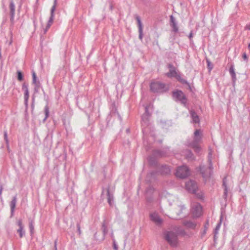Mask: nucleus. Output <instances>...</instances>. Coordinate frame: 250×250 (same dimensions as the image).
<instances>
[{
  "label": "nucleus",
  "mask_w": 250,
  "mask_h": 250,
  "mask_svg": "<svg viewBox=\"0 0 250 250\" xmlns=\"http://www.w3.org/2000/svg\"><path fill=\"white\" fill-rule=\"evenodd\" d=\"M186 188L189 192L196 194L199 198L202 199L203 198V195L202 193H196L197 189V186L195 181L193 180H190L187 182L186 183Z\"/></svg>",
  "instance_id": "423d86ee"
},
{
  "label": "nucleus",
  "mask_w": 250,
  "mask_h": 250,
  "mask_svg": "<svg viewBox=\"0 0 250 250\" xmlns=\"http://www.w3.org/2000/svg\"><path fill=\"white\" fill-rule=\"evenodd\" d=\"M183 155L188 161H192L194 159L193 154L190 150H186L183 152Z\"/></svg>",
  "instance_id": "f3484780"
},
{
  "label": "nucleus",
  "mask_w": 250,
  "mask_h": 250,
  "mask_svg": "<svg viewBox=\"0 0 250 250\" xmlns=\"http://www.w3.org/2000/svg\"><path fill=\"white\" fill-rule=\"evenodd\" d=\"M57 5V0H54V4L52 6L51 11H50V18L48 21L46 27L45 29H44V33H46L48 29L49 28L51 24H52L53 22L54 17V11L56 9V6Z\"/></svg>",
  "instance_id": "1a4fd4ad"
},
{
  "label": "nucleus",
  "mask_w": 250,
  "mask_h": 250,
  "mask_svg": "<svg viewBox=\"0 0 250 250\" xmlns=\"http://www.w3.org/2000/svg\"><path fill=\"white\" fill-rule=\"evenodd\" d=\"M166 198L169 202L170 206L172 205V202H173L174 205L176 202V201L178 200L177 198L175 196L169 193L166 195Z\"/></svg>",
  "instance_id": "2eb2a0df"
},
{
  "label": "nucleus",
  "mask_w": 250,
  "mask_h": 250,
  "mask_svg": "<svg viewBox=\"0 0 250 250\" xmlns=\"http://www.w3.org/2000/svg\"><path fill=\"white\" fill-rule=\"evenodd\" d=\"M44 113H45V118L43 119V122H45V121L46 120V119L49 116V107L47 105H46L44 107Z\"/></svg>",
  "instance_id": "a878e982"
},
{
  "label": "nucleus",
  "mask_w": 250,
  "mask_h": 250,
  "mask_svg": "<svg viewBox=\"0 0 250 250\" xmlns=\"http://www.w3.org/2000/svg\"><path fill=\"white\" fill-rule=\"evenodd\" d=\"M150 89L153 92H163L166 91L167 88L165 84L160 82H153L150 84Z\"/></svg>",
  "instance_id": "0eeeda50"
},
{
  "label": "nucleus",
  "mask_w": 250,
  "mask_h": 250,
  "mask_svg": "<svg viewBox=\"0 0 250 250\" xmlns=\"http://www.w3.org/2000/svg\"><path fill=\"white\" fill-rule=\"evenodd\" d=\"M16 202L17 198L16 196H14L10 203L11 212L12 215H13V214L14 209L16 207Z\"/></svg>",
  "instance_id": "412c9836"
},
{
  "label": "nucleus",
  "mask_w": 250,
  "mask_h": 250,
  "mask_svg": "<svg viewBox=\"0 0 250 250\" xmlns=\"http://www.w3.org/2000/svg\"><path fill=\"white\" fill-rule=\"evenodd\" d=\"M114 249H115L116 250H117V249H118L117 246V245L115 244V241H114Z\"/></svg>",
  "instance_id": "49530a36"
},
{
  "label": "nucleus",
  "mask_w": 250,
  "mask_h": 250,
  "mask_svg": "<svg viewBox=\"0 0 250 250\" xmlns=\"http://www.w3.org/2000/svg\"><path fill=\"white\" fill-rule=\"evenodd\" d=\"M136 19V20H137V22H138V25L139 29H143V26H142V22H141V21L140 17H138V16H137Z\"/></svg>",
  "instance_id": "c85d7f7f"
},
{
  "label": "nucleus",
  "mask_w": 250,
  "mask_h": 250,
  "mask_svg": "<svg viewBox=\"0 0 250 250\" xmlns=\"http://www.w3.org/2000/svg\"><path fill=\"white\" fill-rule=\"evenodd\" d=\"M77 227L78 231L79 232V234L81 235V230L80 225L79 224H78L77 225Z\"/></svg>",
  "instance_id": "ea45409f"
},
{
  "label": "nucleus",
  "mask_w": 250,
  "mask_h": 250,
  "mask_svg": "<svg viewBox=\"0 0 250 250\" xmlns=\"http://www.w3.org/2000/svg\"><path fill=\"white\" fill-rule=\"evenodd\" d=\"M22 89L24 91V92H27V91H29L28 88V85L25 83H24L22 84Z\"/></svg>",
  "instance_id": "473e14b6"
},
{
  "label": "nucleus",
  "mask_w": 250,
  "mask_h": 250,
  "mask_svg": "<svg viewBox=\"0 0 250 250\" xmlns=\"http://www.w3.org/2000/svg\"><path fill=\"white\" fill-rule=\"evenodd\" d=\"M103 231L104 235H105L107 233V229L104 224L102 225Z\"/></svg>",
  "instance_id": "2f4dec72"
},
{
  "label": "nucleus",
  "mask_w": 250,
  "mask_h": 250,
  "mask_svg": "<svg viewBox=\"0 0 250 250\" xmlns=\"http://www.w3.org/2000/svg\"><path fill=\"white\" fill-rule=\"evenodd\" d=\"M17 223L19 227V228H23V226L22 225V220L19 219L17 221Z\"/></svg>",
  "instance_id": "72a5a7b5"
},
{
  "label": "nucleus",
  "mask_w": 250,
  "mask_h": 250,
  "mask_svg": "<svg viewBox=\"0 0 250 250\" xmlns=\"http://www.w3.org/2000/svg\"><path fill=\"white\" fill-rule=\"evenodd\" d=\"M150 219L156 225L160 226L163 222V219L160 217L158 213L153 212L150 214Z\"/></svg>",
  "instance_id": "f8f14e48"
},
{
  "label": "nucleus",
  "mask_w": 250,
  "mask_h": 250,
  "mask_svg": "<svg viewBox=\"0 0 250 250\" xmlns=\"http://www.w3.org/2000/svg\"><path fill=\"white\" fill-rule=\"evenodd\" d=\"M167 67L169 69V72L166 74V75L169 78L174 77L177 80L180 81L182 83H188V82L185 80L181 78L180 75L178 74L175 67L171 63L167 64Z\"/></svg>",
  "instance_id": "7ed1b4c3"
},
{
  "label": "nucleus",
  "mask_w": 250,
  "mask_h": 250,
  "mask_svg": "<svg viewBox=\"0 0 250 250\" xmlns=\"http://www.w3.org/2000/svg\"><path fill=\"white\" fill-rule=\"evenodd\" d=\"M139 38L140 40H142L143 39V29H139Z\"/></svg>",
  "instance_id": "f704fd0d"
},
{
  "label": "nucleus",
  "mask_w": 250,
  "mask_h": 250,
  "mask_svg": "<svg viewBox=\"0 0 250 250\" xmlns=\"http://www.w3.org/2000/svg\"><path fill=\"white\" fill-rule=\"evenodd\" d=\"M192 37H193V32H192V31H191L190 34H189L188 38L190 39V40H191Z\"/></svg>",
  "instance_id": "79ce46f5"
},
{
  "label": "nucleus",
  "mask_w": 250,
  "mask_h": 250,
  "mask_svg": "<svg viewBox=\"0 0 250 250\" xmlns=\"http://www.w3.org/2000/svg\"><path fill=\"white\" fill-rule=\"evenodd\" d=\"M149 161L151 165H153V164H154L155 163V162H154V161H153V160H152V157H150V158H149Z\"/></svg>",
  "instance_id": "37998d69"
},
{
  "label": "nucleus",
  "mask_w": 250,
  "mask_h": 250,
  "mask_svg": "<svg viewBox=\"0 0 250 250\" xmlns=\"http://www.w3.org/2000/svg\"><path fill=\"white\" fill-rule=\"evenodd\" d=\"M23 229V228H19V229L17 230V232L19 233L20 237L21 238L25 234V232Z\"/></svg>",
  "instance_id": "c756f323"
},
{
  "label": "nucleus",
  "mask_w": 250,
  "mask_h": 250,
  "mask_svg": "<svg viewBox=\"0 0 250 250\" xmlns=\"http://www.w3.org/2000/svg\"><path fill=\"white\" fill-rule=\"evenodd\" d=\"M202 212V208L201 206L198 203H195L192 207V213L195 217L200 216Z\"/></svg>",
  "instance_id": "9b49d317"
},
{
  "label": "nucleus",
  "mask_w": 250,
  "mask_h": 250,
  "mask_svg": "<svg viewBox=\"0 0 250 250\" xmlns=\"http://www.w3.org/2000/svg\"><path fill=\"white\" fill-rule=\"evenodd\" d=\"M54 249L57 250V241L56 240L54 242Z\"/></svg>",
  "instance_id": "de8ad7c7"
},
{
  "label": "nucleus",
  "mask_w": 250,
  "mask_h": 250,
  "mask_svg": "<svg viewBox=\"0 0 250 250\" xmlns=\"http://www.w3.org/2000/svg\"><path fill=\"white\" fill-rule=\"evenodd\" d=\"M183 225L188 229H195L196 226V224L190 221H184Z\"/></svg>",
  "instance_id": "dca6fc26"
},
{
  "label": "nucleus",
  "mask_w": 250,
  "mask_h": 250,
  "mask_svg": "<svg viewBox=\"0 0 250 250\" xmlns=\"http://www.w3.org/2000/svg\"><path fill=\"white\" fill-rule=\"evenodd\" d=\"M2 189H3L2 186H1L0 187V197H1Z\"/></svg>",
  "instance_id": "c03bdc74"
},
{
  "label": "nucleus",
  "mask_w": 250,
  "mask_h": 250,
  "mask_svg": "<svg viewBox=\"0 0 250 250\" xmlns=\"http://www.w3.org/2000/svg\"><path fill=\"white\" fill-rule=\"evenodd\" d=\"M227 178L225 177L223 180V186L224 187V197L226 198L228 194V188L226 184Z\"/></svg>",
  "instance_id": "5701e85b"
},
{
  "label": "nucleus",
  "mask_w": 250,
  "mask_h": 250,
  "mask_svg": "<svg viewBox=\"0 0 250 250\" xmlns=\"http://www.w3.org/2000/svg\"><path fill=\"white\" fill-rule=\"evenodd\" d=\"M248 48L250 50V43H249V44L248 45Z\"/></svg>",
  "instance_id": "8fccbe9b"
},
{
  "label": "nucleus",
  "mask_w": 250,
  "mask_h": 250,
  "mask_svg": "<svg viewBox=\"0 0 250 250\" xmlns=\"http://www.w3.org/2000/svg\"><path fill=\"white\" fill-rule=\"evenodd\" d=\"M207 62H208V67L210 70H211L212 68V66H211V62H209L208 61H207Z\"/></svg>",
  "instance_id": "a19ab883"
},
{
  "label": "nucleus",
  "mask_w": 250,
  "mask_h": 250,
  "mask_svg": "<svg viewBox=\"0 0 250 250\" xmlns=\"http://www.w3.org/2000/svg\"><path fill=\"white\" fill-rule=\"evenodd\" d=\"M246 28L250 30V24L247 25L246 27Z\"/></svg>",
  "instance_id": "09e8293b"
},
{
  "label": "nucleus",
  "mask_w": 250,
  "mask_h": 250,
  "mask_svg": "<svg viewBox=\"0 0 250 250\" xmlns=\"http://www.w3.org/2000/svg\"><path fill=\"white\" fill-rule=\"evenodd\" d=\"M190 113L192 119V122L195 123H199L200 122V119L197 113L194 110H191Z\"/></svg>",
  "instance_id": "a211bd4d"
},
{
  "label": "nucleus",
  "mask_w": 250,
  "mask_h": 250,
  "mask_svg": "<svg viewBox=\"0 0 250 250\" xmlns=\"http://www.w3.org/2000/svg\"><path fill=\"white\" fill-rule=\"evenodd\" d=\"M202 134L200 129H196L194 133L193 140L188 143V146L194 149L195 152L199 153L201 150L199 143L201 142Z\"/></svg>",
  "instance_id": "f257e3e1"
},
{
  "label": "nucleus",
  "mask_w": 250,
  "mask_h": 250,
  "mask_svg": "<svg viewBox=\"0 0 250 250\" xmlns=\"http://www.w3.org/2000/svg\"><path fill=\"white\" fill-rule=\"evenodd\" d=\"M10 21L12 24L14 23V16L15 11V5L13 0H10L9 4Z\"/></svg>",
  "instance_id": "ddd939ff"
},
{
  "label": "nucleus",
  "mask_w": 250,
  "mask_h": 250,
  "mask_svg": "<svg viewBox=\"0 0 250 250\" xmlns=\"http://www.w3.org/2000/svg\"><path fill=\"white\" fill-rule=\"evenodd\" d=\"M170 20L171 24L176 22L175 18H174V17L172 15H171L170 16Z\"/></svg>",
  "instance_id": "e433bc0d"
},
{
  "label": "nucleus",
  "mask_w": 250,
  "mask_h": 250,
  "mask_svg": "<svg viewBox=\"0 0 250 250\" xmlns=\"http://www.w3.org/2000/svg\"><path fill=\"white\" fill-rule=\"evenodd\" d=\"M184 209V207L182 205L179 201L177 200L176 202L174 204L173 207L169 209L170 211L169 217L173 219H177L178 216L182 214Z\"/></svg>",
  "instance_id": "f03ea898"
},
{
  "label": "nucleus",
  "mask_w": 250,
  "mask_h": 250,
  "mask_svg": "<svg viewBox=\"0 0 250 250\" xmlns=\"http://www.w3.org/2000/svg\"><path fill=\"white\" fill-rule=\"evenodd\" d=\"M4 140H5L6 144H8L7 133L6 131H4Z\"/></svg>",
  "instance_id": "4c0bfd02"
},
{
  "label": "nucleus",
  "mask_w": 250,
  "mask_h": 250,
  "mask_svg": "<svg viewBox=\"0 0 250 250\" xmlns=\"http://www.w3.org/2000/svg\"><path fill=\"white\" fill-rule=\"evenodd\" d=\"M173 97L175 100L180 101L181 103L183 104H185L186 103L187 101L185 96L183 92L181 90L173 92Z\"/></svg>",
  "instance_id": "9d476101"
},
{
  "label": "nucleus",
  "mask_w": 250,
  "mask_h": 250,
  "mask_svg": "<svg viewBox=\"0 0 250 250\" xmlns=\"http://www.w3.org/2000/svg\"><path fill=\"white\" fill-rule=\"evenodd\" d=\"M29 228H30L31 232L32 233L33 231V230H34V226H33V221H31L30 223Z\"/></svg>",
  "instance_id": "c9c22d12"
},
{
  "label": "nucleus",
  "mask_w": 250,
  "mask_h": 250,
  "mask_svg": "<svg viewBox=\"0 0 250 250\" xmlns=\"http://www.w3.org/2000/svg\"><path fill=\"white\" fill-rule=\"evenodd\" d=\"M29 97V91H27V92H24V98L25 104L26 105L27 104Z\"/></svg>",
  "instance_id": "cd10ccee"
},
{
  "label": "nucleus",
  "mask_w": 250,
  "mask_h": 250,
  "mask_svg": "<svg viewBox=\"0 0 250 250\" xmlns=\"http://www.w3.org/2000/svg\"><path fill=\"white\" fill-rule=\"evenodd\" d=\"M165 238L167 242L172 247H175L178 245L177 235L173 231H167L165 233Z\"/></svg>",
  "instance_id": "20e7f679"
},
{
  "label": "nucleus",
  "mask_w": 250,
  "mask_h": 250,
  "mask_svg": "<svg viewBox=\"0 0 250 250\" xmlns=\"http://www.w3.org/2000/svg\"><path fill=\"white\" fill-rule=\"evenodd\" d=\"M242 57L243 58V59L246 61V62H248V56L246 54V53H244L243 54V56H242Z\"/></svg>",
  "instance_id": "58836bf2"
},
{
  "label": "nucleus",
  "mask_w": 250,
  "mask_h": 250,
  "mask_svg": "<svg viewBox=\"0 0 250 250\" xmlns=\"http://www.w3.org/2000/svg\"><path fill=\"white\" fill-rule=\"evenodd\" d=\"M221 221H222V217L220 218V222L219 223H218V224L216 226L215 229H214V238L216 237V236L218 234V230H219V229L220 228V226H221Z\"/></svg>",
  "instance_id": "393cba45"
},
{
  "label": "nucleus",
  "mask_w": 250,
  "mask_h": 250,
  "mask_svg": "<svg viewBox=\"0 0 250 250\" xmlns=\"http://www.w3.org/2000/svg\"><path fill=\"white\" fill-rule=\"evenodd\" d=\"M229 72L230 74L232 77V80L233 82H235L236 80V74L234 71V68L233 65H231L230 67L229 68Z\"/></svg>",
  "instance_id": "4be33fe9"
},
{
  "label": "nucleus",
  "mask_w": 250,
  "mask_h": 250,
  "mask_svg": "<svg viewBox=\"0 0 250 250\" xmlns=\"http://www.w3.org/2000/svg\"><path fill=\"white\" fill-rule=\"evenodd\" d=\"M107 201L110 206H112L113 204V196L112 194H111L109 192V188L107 190Z\"/></svg>",
  "instance_id": "b1692460"
},
{
  "label": "nucleus",
  "mask_w": 250,
  "mask_h": 250,
  "mask_svg": "<svg viewBox=\"0 0 250 250\" xmlns=\"http://www.w3.org/2000/svg\"><path fill=\"white\" fill-rule=\"evenodd\" d=\"M18 74V80L20 81H21L23 80V75L22 73L20 71H17Z\"/></svg>",
  "instance_id": "7c9ffc66"
},
{
  "label": "nucleus",
  "mask_w": 250,
  "mask_h": 250,
  "mask_svg": "<svg viewBox=\"0 0 250 250\" xmlns=\"http://www.w3.org/2000/svg\"><path fill=\"white\" fill-rule=\"evenodd\" d=\"M171 26L172 28V31L175 33H176L178 31V27L177 25V23H174L171 24Z\"/></svg>",
  "instance_id": "bb28decb"
},
{
  "label": "nucleus",
  "mask_w": 250,
  "mask_h": 250,
  "mask_svg": "<svg viewBox=\"0 0 250 250\" xmlns=\"http://www.w3.org/2000/svg\"><path fill=\"white\" fill-rule=\"evenodd\" d=\"M32 76L33 83L35 85L34 91L36 92H37L40 86V83L39 81L37 80L36 75L35 72H33Z\"/></svg>",
  "instance_id": "4468645a"
},
{
  "label": "nucleus",
  "mask_w": 250,
  "mask_h": 250,
  "mask_svg": "<svg viewBox=\"0 0 250 250\" xmlns=\"http://www.w3.org/2000/svg\"><path fill=\"white\" fill-rule=\"evenodd\" d=\"M170 172V169L169 167L165 165L162 166L160 169V172L162 174H167Z\"/></svg>",
  "instance_id": "aec40b11"
},
{
  "label": "nucleus",
  "mask_w": 250,
  "mask_h": 250,
  "mask_svg": "<svg viewBox=\"0 0 250 250\" xmlns=\"http://www.w3.org/2000/svg\"><path fill=\"white\" fill-rule=\"evenodd\" d=\"M211 156V152H209L208 154V161L209 163V166L208 167L205 168L204 166L200 167V171L202 174L203 178L207 180L210 177L212 173V165L211 162L210 157Z\"/></svg>",
  "instance_id": "39448f33"
},
{
  "label": "nucleus",
  "mask_w": 250,
  "mask_h": 250,
  "mask_svg": "<svg viewBox=\"0 0 250 250\" xmlns=\"http://www.w3.org/2000/svg\"><path fill=\"white\" fill-rule=\"evenodd\" d=\"M150 116L148 112V108L147 107H145V113L142 116V121L145 123L146 125L147 124V122L148 121V117Z\"/></svg>",
  "instance_id": "6ab92c4d"
},
{
  "label": "nucleus",
  "mask_w": 250,
  "mask_h": 250,
  "mask_svg": "<svg viewBox=\"0 0 250 250\" xmlns=\"http://www.w3.org/2000/svg\"><path fill=\"white\" fill-rule=\"evenodd\" d=\"M153 175H154V173H151L150 174H148L147 176V178H148L150 176H152Z\"/></svg>",
  "instance_id": "a18cd8bd"
},
{
  "label": "nucleus",
  "mask_w": 250,
  "mask_h": 250,
  "mask_svg": "<svg viewBox=\"0 0 250 250\" xmlns=\"http://www.w3.org/2000/svg\"><path fill=\"white\" fill-rule=\"evenodd\" d=\"M175 174L177 177L183 179L189 175V171L186 166H181L177 168Z\"/></svg>",
  "instance_id": "6e6552de"
}]
</instances>
